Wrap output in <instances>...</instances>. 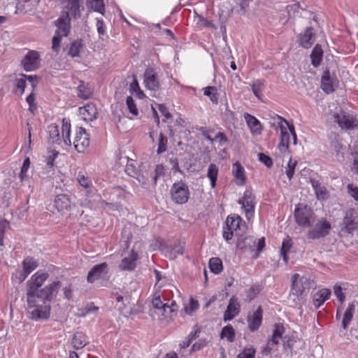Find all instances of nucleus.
Returning a JSON list of instances; mask_svg holds the SVG:
<instances>
[{"label":"nucleus","instance_id":"1","mask_svg":"<svg viewBox=\"0 0 358 358\" xmlns=\"http://www.w3.org/2000/svg\"><path fill=\"white\" fill-rule=\"evenodd\" d=\"M276 120L278 128L280 131V143L278 145V149L282 156L285 157L289 153L290 136L292 137L293 143L294 145L296 144V134L294 127L289 124L285 119L281 116L277 115Z\"/></svg>","mask_w":358,"mask_h":358},{"label":"nucleus","instance_id":"2","mask_svg":"<svg viewBox=\"0 0 358 358\" xmlns=\"http://www.w3.org/2000/svg\"><path fill=\"white\" fill-rule=\"evenodd\" d=\"M27 313L35 321L44 320L50 315L51 306L37 301L34 296H26Z\"/></svg>","mask_w":358,"mask_h":358},{"label":"nucleus","instance_id":"3","mask_svg":"<svg viewBox=\"0 0 358 358\" xmlns=\"http://www.w3.org/2000/svg\"><path fill=\"white\" fill-rule=\"evenodd\" d=\"M291 280V292L292 295L296 297L297 300H299V298H302V296L306 291H308L315 285L314 280L307 274L301 275L299 273H295L292 276Z\"/></svg>","mask_w":358,"mask_h":358},{"label":"nucleus","instance_id":"4","mask_svg":"<svg viewBox=\"0 0 358 358\" xmlns=\"http://www.w3.org/2000/svg\"><path fill=\"white\" fill-rule=\"evenodd\" d=\"M152 304L158 310L159 314H161L165 318L171 317L172 313L176 310V301L166 299L164 293L160 291L153 294Z\"/></svg>","mask_w":358,"mask_h":358},{"label":"nucleus","instance_id":"5","mask_svg":"<svg viewBox=\"0 0 358 358\" xmlns=\"http://www.w3.org/2000/svg\"><path fill=\"white\" fill-rule=\"evenodd\" d=\"M61 287V281L55 280L37 291L34 298L41 303L50 305L51 302L56 299Z\"/></svg>","mask_w":358,"mask_h":358},{"label":"nucleus","instance_id":"6","mask_svg":"<svg viewBox=\"0 0 358 358\" xmlns=\"http://www.w3.org/2000/svg\"><path fill=\"white\" fill-rule=\"evenodd\" d=\"M316 215L314 211L306 206L298 204L294 210V219L296 223L303 228H309L312 223H315Z\"/></svg>","mask_w":358,"mask_h":358},{"label":"nucleus","instance_id":"7","mask_svg":"<svg viewBox=\"0 0 358 358\" xmlns=\"http://www.w3.org/2000/svg\"><path fill=\"white\" fill-rule=\"evenodd\" d=\"M59 17L55 21V25L57 27L52 41V49L54 52H58L60 50V43L63 37H66L70 32L71 25L67 17Z\"/></svg>","mask_w":358,"mask_h":358},{"label":"nucleus","instance_id":"8","mask_svg":"<svg viewBox=\"0 0 358 358\" xmlns=\"http://www.w3.org/2000/svg\"><path fill=\"white\" fill-rule=\"evenodd\" d=\"M49 278V273L43 270H38L34 273L27 282L26 296H34Z\"/></svg>","mask_w":358,"mask_h":358},{"label":"nucleus","instance_id":"9","mask_svg":"<svg viewBox=\"0 0 358 358\" xmlns=\"http://www.w3.org/2000/svg\"><path fill=\"white\" fill-rule=\"evenodd\" d=\"M308 228V238L310 239H317L326 236L329 234L331 228V224L325 218L315 217V223Z\"/></svg>","mask_w":358,"mask_h":358},{"label":"nucleus","instance_id":"10","mask_svg":"<svg viewBox=\"0 0 358 358\" xmlns=\"http://www.w3.org/2000/svg\"><path fill=\"white\" fill-rule=\"evenodd\" d=\"M82 0H62L63 4V11L59 17L66 16L69 21L71 22V17L78 18L80 17V2Z\"/></svg>","mask_w":358,"mask_h":358},{"label":"nucleus","instance_id":"11","mask_svg":"<svg viewBox=\"0 0 358 358\" xmlns=\"http://www.w3.org/2000/svg\"><path fill=\"white\" fill-rule=\"evenodd\" d=\"M238 203L241 205V208L243 210L247 219L250 220L254 215L256 204L255 197L252 191L246 189L242 198L239 199Z\"/></svg>","mask_w":358,"mask_h":358},{"label":"nucleus","instance_id":"12","mask_svg":"<svg viewBox=\"0 0 358 358\" xmlns=\"http://www.w3.org/2000/svg\"><path fill=\"white\" fill-rule=\"evenodd\" d=\"M358 227V220L357 212L354 209H349L345 212L343 220L341 232L348 234H352Z\"/></svg>","mask_w":358,"mask_h":358},{"label":"nucleus","instance_id":"13","mask_svg":"<svg viewBox=\"0 0 358 358\" xmlns=\"http://www.w3.org/2000/svg\"><path fill=\"white\" fill-rule=\"evenodd\" d=\"M285 333V327L282 324H275L273 326L271 338L268 341L264 349L265 354H268L276 350L277 345L282 339V335Z\"/></svg>","mask_w":358,"mask_h":358},{"label":"nucleus","instance_id":"14","mask_svg":"<svg viewBox=\"0 0 358 358\" xmlns=\"http://www.w3.org/2000/svg\"><path fill=\"white\" fill-rule=\"evenodd\" d=\"M171 196L173 201L176 203H185L189 197L188 187L181 182L174 183L171 188Z\"/></svg>","mask_w":358,"mask_h":358},{"label":"nucleus","instance_id":"15","mask_svg":"<svg viewBox=\"0 0 358 358\" xmlns=\"http://www.w3.org/2000/svg\"><path fill=\"white\" fill-rule=\"evenodd\" d=\"M334 117L342 129H352L358 125V121L355 117L343 112L335 113Z\"/></svg>","mask_w":358,"mask_h":358},{"label":"nucleus","instance_id":"16","mask_svg":"<svg viewBox=\"0 0 358 358\" xmlns=\"http://www.w3.org/2000/svg\"><path fill=\"white\" fill-rule=\"evenodd\" d=\"M73 144L78 152H83L90 145L89 136L85 129L79 127L76 129Z\"/></svg>","mask_w":358,"mask_h":358},{"label":"nucleus","instance_id":"17","mask_svg":"<svg viewBox=\"0 0 358 358\" xmlns=\"http://www.w3.org/2000/svg\"><path fill=\"white\" fill-rule=\"evenodd\" d=\"M40 55L37 51L31 50L27 52L22 61V64L26 71H31L40 66Z\"/></svg>","mask_w":358,"mask_h":358},{"label":"nucleus","instance_id":"18","mask_svg":"<svg viewBox=\"0 0 358 358\" xmlns=\"http://www.w3.org/2000/svg\"><path fill=\"white\" fill-rule=\"evenodd\" d=\"M143 84L146 89L157 91L159 88V81L153 68H147L143 74Z\"/></svg>","mask_w":358,"mask_h":358},{"label":"nucleus","instance_id":"19","mask_svg":"<svg viewBox=\"0 0 358 358\" xmlns=\"http://www.w3.org/2000/svg\"><path fill=\"white\" fill-rule=\"evenodd\" d=\"M138 257V252L132 250L122 257L119 264L120 269L127 271H134L137 266Z\"/></svg>","mask_w":358,"mask_h":358},{"label":"nucleus","instance_id":"20","mask_svg":"<svg viewBox=\"0 0 358 358\" xmlns=\"http://www.w3.org/2000/svg\"><path fill=\"white\" fill-rule=\"evenodd\" d=\"M108 272V264L101 263L95 265L88 273L87 280L89 282H94L99 279H103Z\"/></svg>","mask_w":358,"mask_h":358},{"label":"nucleus","instance_id":"21","mask_svg":"<svg viewBox=\"0 0 358 358\" xmlns=\"http://www.w3.org/2000/svg\"><path fill=\"white\" fill-rule=\"evenodd\" d=\"M262 317L263 310L261 306H259L256 310L248 314L247 322L248 328L251 331H255L260 327L262 322Z\"/></svg>","mask_w":358,"mask_h":358},{"label":"nucleus","instance_id":"22","mask_svg":"<svg viewBox=\"0 0 358 358\" xmlns=\"http://www.w3.org/2000/svg\"><path fill=\"white\" fill-rule=\"evenodd\" d=\"M241 310V306L237 298L233 296L230 299L226 310L224 313L223 320L224 322L230 321L236 317Z\"/></svg>","mask_w":358,"mask_h":358},{"label":"nucleus","instance_id":"23","mask_svg":"<svg viewBox=\"0 0 358 358\" xmlns=\"http://www.w3.org/2000/svg\"><path fill=\"white\" fill-rule=\"evenodd\" d=\"M337 85L336 76H331L329 71L324 72L321 78V88L327 94L334 91L335 86Z\"/></svg>","mask_w":358,"mask_h":358},{"label":"nucleus","instance_id":"24","mask_svg":"<svg viewBox=\"0 0 358 358\" xmlns=\"http://www.w3.org/2000/svg\"><path fill=\"white\" fill-rule=\"evenodd\" d=\"M244 119L252 136H256L262 134L263 128L258 119L249 113L244 114Z\"/></svg>","mask_w":358,"mask_h":358},{"label":"nucleus","instance_id":"25","mask_svg":"<svg viewBox=\"0 0 358 358\" xmlns=\"http://www.w3.org/2000/svg\"><path fill=\"white\" fill-rule=\"evenodd\" d=\"M54 206L58 212L64 213L71 209V201L68 195L61 194L56 196Z\"/></svg>","mask_w":358,"mask_h":358},{"label":"nucleus","instance_id":"26","mask_svg":"<svg viewBox=\"0 0 358 358\" xmlns=\"http://www.w3.org/2000/svg\"><path fill=\"white\" fill-rule=\"evenodd\" d=\"M97 109L94 103H90L79 108V115L85 121H92L96 118Z\"/></svg>","mask_w":358,"mask_h":358},{"label":"nucleus","instance_id":"27","mask_svg":"<svg viewBox=\"0 0 358 358\" xmlns=\"http://www.w3.org/2000/svg\"><path fill=\"white\" fill-rule=\"evenodd\" d=\"M232 174L235 178V182L238 186H242L245 183L246 176L245 169L239 162H236L232 165Z\"/></svg>","mask_w":358,"mask_h":358},{"label":"nucleus","instance_id":"28","mask_svg":"<svg viewBox=\"0 0 358 358\" xmlns=\"http://www.w3.org/2000/svg\"><path fill=\"white\" fill-rule=\"evenodd\" d=\"M315 35L311 27L308 28L303 34L299 36L300 45L304 48H309L312 46L315 41Z\"/></svg>","mask_w":358,"mask_h":358},{"label":"nucleus","instance_id":"29","mask_svg":"<svg viewBox=\"0 0 358 358\" xmlns=\"http://www.w3.org/2000/svg\"><path fill=\"white\" fill-rule=\"evenodd\" d=\"M330 295L331 290L329 289L324 288L320 289L314 294L313 300L314 306L316 308H320L327 299H329Z\"/></svg>","mask_w":358,"mask_h":358},{"label":"nucleus","instance_id":"30","mask_svg":"<svg viewBox=\"0 0 358 358\" xmlns=\"http://www.w3.org/2000/svg\"><path fill=\"white\" fill-rule=\"evenodd\" d=\"M71 123L69 120L64 118L62 122V140L64 145L71 147L72 145L71 138Z\"/></svg>","mask_w":358,"mask_h":358},{"label":"nucleus","instance_id":"31","mask_svg":"<svg viewBox=\"0 0 358 358\" xmlns=\"http://www.w3.org/2000/svg\"><path fill=\"white\" fill-rule=\"evenodd\" d=\"M194 26L198 29L209 28L213 30L217 29V27L211 22L203 17L202 15L196 14L194 17Z\"/></svg>","mask_w":358,"mask_h":358},{"label":"nucleus","instance_id":"32","mask_svg":"<svg viewBox=\"0 0 358 358\" xmlns=\"http://www.w3.org/2000/svg\"><path fill=\"white\" fill-rule=\"evenodd\" d=\"M322 57H323V50H322L321 46L320 45L317 44L314 47V48L310 54L311 64L315 67L319 66L322 60Z\"/></svg>","mask_w":358,"mask_h":358},{"label":"nucleus","instance_id":"33","mask_svg":"<svg viewBox=\"0 0 358 358\" xmlns=\"http://www.w3.org/2000/svg\"><path fill=\"white\" fill-rule=\"evenodd\" d=\"M256 245V241L252 237H245L242 241H238L237 248L243 251H253Z\"/></svg>","mask_w":358,"mask_h":358},{"label":"nucleus","instance_id":"34","mask_svg":"<svg viewBox=\"0 0 358 358\" xmlns=\"http://www.w3.org/2000/svg\"><path fill=\"white\" fill-rule=\"evenodd\" d=\"M129 91L131 94L135 95L139 99H143L145 97V94L143 90H141L137 78L135 76H134V80L129 85Z\"/></svg>","mask_w":358,"mask_h":358},{"label":"nucleus","instance_id":"35","mask_svg":"<svg viewBox=\"0 0 358 358\" xmlns=\"http://www.w3.org/2000/svg\"><path fill=\"white\" fill-rule=\"evenodd\" d=\"M355 305L353 303L349 304L344 313V315L342 320V327L344 329H346L348 328V325L352 321L355 313Z\"/></svg>","mask_w":358,"mask_h":358},{"label":"nucleus","instance_id":"36","mask_svg":"<svg viewBox=\"0 0 358 358\" xmlns=\"http://www.w3.org/2000/svg\"><path fill=\"white\" fill-rule=\"evenodd\" d=\"M218 167L215 164H210L207 170V177L210 180L211 188H215L218 176Z\"/></svg>","mask_w":358,"mask_h":358},{"label":"nucleus","instance_id":"37","mask_svg":"<svg viewBox=\"0 0 358 358\" xmlns=\"http://www.w3.org/2000/svg\"><path fill=\"white\" fill-rule=\"evenodd\" d=\"M236 333L234 327L231 325L224 327L220 332V338L222 339H227L229 343L235 341Z\"/></svg>","mask_w":358,"mask_h":358},{"label":"nucleus","instance_id":"38","mask_svg":"<svg viewBox=\"0 0 358 358\" xmlns=\"http://www.w3.org/2000/svg\"><path fill=\"white\" fill-rule=\"evenodd\" d=\"M38 266L37 260L31 257H26L22 262L23 270L25 273L29 275L34 271Z\"/></svg>","mask_w":358,"mask_h":358},{"label":"nucleus","instance_id":"39","mask_svg":"<svg viewBox=\"0 0 358 358\" xmlns=\"http://www.w3.org/2000/svg\"><path fill=\"white\" fill-rule=\"evenodd\" d=\"M77 90L78 96L83 99H89L92 94V90L89 87V85L85 83L83 81L80 82V84L77 87Z\"/></svg>","mask_w":358,"mask_h":358},{"label":"nucleus","instance_id":"40","mask_svg":"<svg viewBox=\"0 0 358 358\" xmlns=\"http://www.w3.org/2000/svg\"><path fill=\"white\" fill-rule=\"evenodd\" d=\"M317 198L319 200H324L328 197V192L325 187L322 186L317 181L312 182Z\"/></svg>","mask_w":358,"mask_h":358},{"label":"nucleus","instance_id":"41","mask_svg":"<svg viewBox=\"0 0 358 358\" xmlns=\"http://www.w3.org/2000/svg\"><path fill=\"white\" fill-rule=\"evenodd\" d=\"M87 343L86 336L82 333L77 332L74 334L72 339V345L77 350L81 349Z\"/></svg>","mask_w":358,"mask_h":358},{"label":"nucleus","instance_id":"42","mask_svg":"<svg viewBox=\"0 0 358 358\" xmlns=\"http://www.w3.org/2000/svg\"><path fill=\"white\" fill-rule=\"evenodd\" d=\"M209 268L211 272L219 274L223 270L222 260L218 257H213L209 260Z\"/></svg>","mask_w":358,"mask_h":358},{"label":"nucleus","instance_id":"43","mask_svg":"<svg viewBox=\"0 0 358 358\" xmlns=\"http://www.w3.org/2000/svg\"><path fill=\"white\" fill-rule=\"evenodd\" d=\"M292 246V241L291 238L287 236L282 241L280 250V254L282 257L283 261L287 263L288 261L287 252L289 251Z\"/></svg>","mask_w":358,"mask_h":358},{"label":"nucleus","instance_id":"44","mask_svg":"<svg viewBox=\"0 0 358 358\" xmlns=\"http://www.w3.org/2000/svg\"><path fill=\"white\" fill-rule=\"evenodd\" d=\"M242 220L240 216H228L226 220L227 227L230 230L236 231L240 228Z\"/></svg>","mask_w":358,"mask_h":358},{"label":"nucleus","instance_id":"45","mask_svg":"<svg viewBox=\"0 0 358 358\" xmlns=\"http://www.w3.org/2000/svg\"><path fill=\"white\" fill-rule=\"evenodd\" d=\"M88 6L95 12L102 15L105 13V5L103 0H87Z\"/></svg>","mask_w":358,"mask_h":358},{"label":"nucleus","instance_id":"46","mask_svg":"<svg viewBox=\"0 0 358 358\" xmlns=\"http://www.w3.org/2000/svg\"><path fill=\"white\" fill-rule=\"evenodd\" d=\"M205 96L209 97L210 100L217 104L218 102L217 90L215 87L208 86L203 89Z\"/></svg>","mask_w":358,"mask_h":358},{"label":"nucleus","instance_id":"47","mask_svg":"<svg viewBox=\"0 0 358 358\" xmlns=\"http://www.w3.org/2000/svg\"><path fill=\"white\" fill-rule=\"evenodd\" d=\"M264 86V80H256L251 85L252 91L254 95L259 99H262V91Z\"/></svg>","mask_w":358,"mask_h":358},{"label":"nucleus","instance_id":"48","mask_svg":"<svg viewBox=\"0 0 358 358\" xmlns=\"http://www.w3.org/2000/svg\"><path fill=\"white\" fill-rule=\"evenodd\" d=\"M48 134L50 140L52 141V143H59V142L61 141V138L59 136V129L57 126L50 125L48 127Z\"/></svg>","mask_w":358,"mask_h":358},{"label":"nucleus","instance_id":"49","mask_svg":"<svg viewBox=\"0 0 358 358\" xmlns=\"http://www.w3.org/2000/svg\"><path fill=\"white\" fill-rule=\"evenodd\" d=\"M348 286V283H343L342 285H335L334 287V294L341 303H343L345 301V296L343 293V291L347 289Z\"/></svg>","mask_w":358,"mask_h":358},{"label":"nucleus","instance_id":"50","mask_svg":"<svg viewBox=\"0 0 358 358\" xmlns=\"http://www.w3.org/2000/svg\"><path fill=\"white\" fill-rule=\"evenodd\" d=\"M199 304L197 300L191 298L187 304L184 307L185 313L192 315L195 311L199 309Z\"/></svg>","mask_w":358,"mask_h":358},{"label":"nucleus","instance_id":"51","mask_svg":"<svg viewBox=\"0 0 358 358\" xmlns=\"http://www.w3.org/2000/svg\"><path fill=\"white\" fill-rule=\"evenodd\" d=\"M15 85L16 87V93L20 96H22L24 94L27 86L25 78L20 75V77L15 78Z\"/></svg>","mask_w":358,"mask_h":358},{"label":"nucleus","instance_id":"52","mask_svg":"<svg viewBox=\"0 0 358 358\" xmlns=\"http://www.w3.org/2000/svg\"><path fill=\"white\" fill-rule=\"evenodd\" d=\"M126 105L130 114L133 116L136 117L138 115V110L134 99L129 96L126 99Z\"/></svg>","mask_w":358,"mask_h":358},{"label":"nucleus","instance_id":"53","mask_svg":"<svg viewBox=\"0 0 358 358\" xmlns=\"http://www.w3.org/2000/svg\"><path fill=\"white\" fill-rule=\"evenodd\" d=\"M83 48V45L80 41H73L70 46L69 50V55L72 57H78L80 55V50Z\"/></svg>","mask_w":358,"mask_h":358},{"label":"nucleus","instance_id":"54","mask_svg":"<svg viewBox=\"0 0 358 358\" xmlns=\"http://www.w3.org/2000/svg\"><path fill=\"white\" fill-rule=\"evenodd\" d=\"M300 9H302V8L299 2H294L287 6V11L290 17H296Z\"/></svg>","mask_w":358,"mask_h":358},{"label":"nucleus","instance_id":"55","mask_svg":"<svg viewBox=\"0 0 358 358\" xmlns=\"http://www.w3.org/2000/svg\"><path fill=\"white\" fill-rule=\"evenodd\" d=\"M296 164L297 162L296 160H293L292 158H289L287 166L285 168V173L289 180H291L293 178Z\"/></svg>","mask_w":358,"mask_h":358},{"label":"nucleus","instance_id":"56","mask_svg":"<svg viewBox=\"0 0 358 358\" xmlns=\"http://www.w3.org/2000/svg\"><path fill=\"white\" fill-rule=\"evenodd\" d=\"M76 179L80 185L85 189H89L92 185L91 180L81 173H78Z\"/></svg>","mask_w":358,"mask_h":358},{"label":"nucleus","instance_id":"57","mask_svg":"<svg viewBox=\"0 0 358 358\" xmlns=\"http://www.w3.org/2000/svg\"><path fill=\"white\" fill-rule=\"evenodd\" d=\"M167 138L162 133L159 134L158 148L157 150V154H162L166 151Z\"/></svg>","mask_w":358,"mask_h":358},{"label":"nucleus","instance_id":"58","mask_svg":"<svg viewBox=\"0 0 358 358\" xmlns=\"http://www.w3.org/2000/svg\"><path fill=\"white\" fill-rule=\"evenodd\" d=\"M30 167V160L29 158H26L22 164L21 171L19 175V177L21 181H23L27 177V172Z\"/></svg>","mask_w":358,"mask_h":358},{"label":"nucleus","instance_id":"59","mask_svg":"<svg viewBox=\"0 0 358 358\" xmlns=\"http://www.w3.org/2000/svg\"><path fill=\"white\" fill-rule=\"evenodd\" d=\"M99 206L103 210L109 212L110 210H117V205L116 203H108L100 199L99 200Z\"/></svg>","mask_w":358,"mask_h":358},{"label":"nucleus","instance_id":"60","mask_svg":"<svg viewBox=\"0 0 358 358\" xmlns=\"http://www.w3.org/2000/svg\"><path fill=\"white\" fill-rule=\"evenodd\" d=\"M258 159L260 162L264 164L267 168H271L273 164V159L268 155L264 153L258 154Z\"/></svg>","mask_w":358,"mask_h":358},{"label":"nucleus","instance_id":"61","mask_svg":"<svg viewBox=\"0 0 358 358\" xmlns=\"http://www.w3.org/2000/svg\"><path fill=\"white\" fill-rule=\"evenodd\" d=\"M29 275L25 273V271L22 269V271H18L12 275V280L15 282H22Z\"/></svg>","mask_w":358,"mask_h":358},{"label":"nucleus","instance_id":"62","mask_svg":"<svg viewBox=\"0 0 358 358\" xmlns=\"http://www.w3.org/2000/svg\"><path fill=\"white\" fill-rule=\"evenodd\" d=\"M35 95L34 93H31L26 99V101L29 104V110L33 114L37 109V106L35 103Z\"/></svg>","mask_w":358,"mask_h":358},{"label":"nucleus","instance_id":"63","mask_svg":"<svg viewBox=\"0 0 358 358\" xmlns=\"http://www.w3.org/2000/svg\"><path fill=\"white\" fill-rule=\"evenodd\" d=\"M255 355V350L253 348H248L240 352L237 358H254Z\"/></svg>","mask_w":358,"mask_h":358},{"label":"nucleus","instance_id":"64","mask_svg":"<svg viewBox=\"0 0 358 358\" xmlns=\"http://www.w3.org/2000/svg\"><path fill=\"white\" fill-rule=\"evenodd\" d=\"M348 194L358 202V187L353 184H348L347 186Z\"/></svg>","mask_w":358,"mask_h":358}]
</instances>
